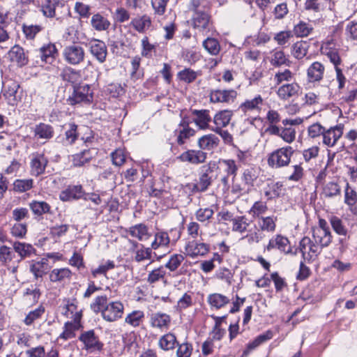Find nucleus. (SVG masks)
<instances>
[{"label":"nucleus","instance_id":"nucleus-1","mask_svg":"<svg viewBox=\"0 0 357 357\" xmlns=\"http://www.w3.org/2000/svg\"><path fill=\"white\" fill-rule=\"evenodd\" d=\"M188 8L189 11L193 13L192 17V25L194 28L200 31L208 29L211 16L208 12V8L203 0H190Z\"/></svg>","mask_w":357,"mask_h":357},{"label":"nucleus","instance_id":"nucleus-2","mask_svg":"<svg viewBox=\"0 0 357 357\" xmlns=\"http://www.w3.org/2000/svg\"><path fill=\"white\" fill-rule=\"evenodd\" d=\"M294 153L292 146H286L273 151L268 158V164L273 168L287 167L291 162V158Z\"/></svg>","mask_w":357,"mask_h":357},{"label":"nucleus","instance_id":"nucleus-3","mask_svg":"<svg viewBox=\"0 0 357 357\" xmlns=\"http://www.w3.org/2000/svg\"><path fill=\"white\" fill-rule=\"evenodd\" d=\"M78 340L84 344L83 349L90 352L100 351L103 349L104 344L93 329L82 331Z\"/></svg>","mask_w":357,"mask_h":357},{"label":"nucleus","instance_id":"nucleus-4","mask_svg":"<svg viewBox=\"0 0 357 357\" xmlns=\"http://www.w3.org/2000/svg\"><path fill=\"white\" fill-rule=\"evenodd\" d=\"M67 100L71 105L79 103H90L93 100V92L90 86L83 84L75 86L72 95Z\"/></svg>","mask_w":357,"mask_h":357},{"label":"nucleus","instance_id":"nucleus-5","mask_svg":"<svg viewBox=\"0 0 357 357\" xmlns=\"http://www.w3.org/2000/svg\"><path fill=\"white\" fill-rule=\"evenodd\" d=\"M63 55L68 63L75 66L84 61L85 52L84 48L79 45L72 44L65 47Z\"/></svg>","mask_w":357,"mask_h":357},{"label":"nucleus","instance_id":"nucleus-6","mask_svg":"<svg viewBox=\"0 0 357 357\" xmlns=\"http://www.w3.org/2000/svg\"><path fill=\"white\" fill-rule=\"evenodd\" d=\"M299 249L304 260H314L321 252V247L307 236L303 237L299 243Z\"/></svg>","mask_w":357,"mask_h":357},{"label":"nucleus","instance_id":"nucleus-7","mask_svg":"<svg viewBox=\"0 0 357 357\" xmlns=\"http://www.w3.org/2000/svg\"><path fill=\"white\" fill-rule=\"evenodd\" d=\"M237 96V91L233 89H212L209 93V98L212 103L232 104L235 102Z\"/></svg>","mask_w":357,"mask_h":357},{"label":"nucleus","instance_id":"nucleus-8","mask_svg":"<svg viewBox=\"0 0 357 357\" xmlns=\"http://www.w3.org/2000/svg\"><path fill=\"white\" fill-rule=\"evenodd\" d=\"M124 306L120 301H112L105 305L102 310V317L109 322H114L121 319L123 316Z\"/></svg>","mask_w":357,"mask_h":357},{"label":"nucleus","instance_id":"nucleus-9","mask_svg":"<svg viewBox=\"0 0 357 357\" xmlns=\"http://www.w3.org/2000/svg\"><path fill=\"white\" fill-rule=\"evenodd\" d=\"M326 67L319 61L312 62L306 70L307 81L313 85L319 84L324 79Z\"/></svg>","mask_w":357,"mask_h":357},{"label":"nucleus","instance_id":"nucleus-10","mask_svg":"<svg viewBox=\"0 0 357 357\" xmlns=\"http://www.w3.org/2000/svg\"><path fill=\"white\" fill-rule=\"evenodd\" d=\"M274 249L285 254L289 253L291 252V245L289 239L280 234L272 236L268 245L264 248V250L269 252Z\"/></svg>","mask_w":357,"mask_h":357},{"label":"nucleus","instance_id":"nucleus-11","mask_svg":"<svg viewBox=\"0 0 357 357\" xmlns=\"http://www.w3.org/2000/svg\"><path fill=\"white\" fill-rule=\"evenodd\" d=\"M90 53L100 63H104L107 55V48L105 43L98 39L93 38L88 43Z\"/></svg>","mask_w":357,"mask_h":357},{"label":"nucleus","instance_id":"nucleus-12","mask_svg":"<svg viewBox=\"0 0 357 357\" xmlns=\"http://www.w3.org/2000/svg\"><path fill=\"white\" fill-rule=\"evenodd\" d=\"M343 126L340 124L326 129L322 135L323 144L328 147H333L342 136Z\"/></svg>","mask_w":357,"mask_h":357},{"label":"nucleus","instance_id":"nucleus-13","mask_svg":"<svg viewBox=\"0 0 357 357\" xmlns=\"http://www.w3.org/2000/svg\"><path fill=\"white\" fill-rule=\"evenodd\" d=\"M192 121L200 130H211L210 123L212 119L208 109H191Z\"/></svg>","mask_w":357,"mask_h":357},{"label":"nucleus","instance_id":"nucleus-14","mask_svg":"<svg viewBox=\"0 0 357 357\" xmlns=\"http://www.w3.org/2000/svg\"><path fill=\"white\" fill-rule=\"evenodd\" d=\"M185 251L186 255L191 258H195L198 256L206 255L209 251V245L206 243L192 240L186 243Z\"/></svg>","mask_w":357,"mask_h":357},{"label":"nucleus","instance_id":"nucleus-15","mask_svg":"<svg viewBox=\"0 0 357 357\" xmlns=\"http://www.w3.org/2000/svg\"><path fill=\"white\" fill-rule=\"evenodd\" d=\"M48 160L43 153H36L32 155L30 162L31 175L38 176L45 172Z\"/></svg>","mask_w":357,"mask_h":357},{"label":"nucleus","instance_id":"nucleus-16","mask_svg":"<svg viewBox=\"0 0 357 357\" xmlns=\"http://www.w3.org/2000/svg\"><path fill=\"white\" fill-rule=\"evenodd\" d=\"M3 88V96L7 100L8 103L10 105H16L20 99L18 95V90L20 89L18 82L9 80L4 84Z\"/></svg>","mask_w":357,"mask_h":357},{"label":"nucleus","instance_id":"nucleus-17","mask_svg":"<svg viewBox=\"0 0 357 357\" xmlns=\"http://www.w3.org/2000/svg\"><path fill=\"white\" fill-rule=\"evenodd\" d=\"M263 102L262 97L260 95H257L252 99L245 100L239 105L238 109L245 115L258 113L261 110Z\"/></svg>","mask_w":357,"mask_h":357},{"label":"nucleus","instance_id":"nucleus-18","mask_svg":"<svg viewBox=\"0 0 357 357\" xmlns=\"http://www.w3.org/2000/svg\"><path fill=\"white\" fill-rule=\"evenodd\" d=\"M321 53L325 55L334 66V68H340L342 59L340 56L339 49L334 47L333 43L331 42L326 43L321 47Z\"/></svg>","mask_w":357,"mask_h":357},{"label":"nucleus","instance_id":"nucleus-19","mask_svg":"<svg viewBox=\"0 0 357 357\" xmlns=\"http://www.w3.org/2000/svg\"><path fill=\"white\" fill-rule=\"evenodd\" d=\"M206 153L202 150H188L178 156L182 162H188L193 165H198L205 162Z\"/></svg>","mask_w":357,"mask_h":357},{"label":"nucleus","instance_id":"nucleus-20","mask_svg":"<svg viewBox=\"0 0 357 357\" xmlns=\"http://www.w3.org/2000/svg\"><path fill=\"white\" fill-rule=\"evenodd\" d=\"M11 243L13 250L20 258V261L29 258L33 255H36V250L31 244L17 241H13Z\"/></svg>","mask_w":357,"mask_h":357},{"label":"nucleus","instance_id":"nucleus-21","mask_svg":"<svg viewBox=\"0 0 357 357\" xmlns=\"http://www.w3.org/2000/svg\"><path fill=\"white\" fill-rule=\"evenodd\" d=\"M130 25L138 33H144L151 27V18L146 14L137 15L131 20Z\"/></svg>","mask_w":357,"mask_h":357},{"label":"nucleus","instance_id":"nucleus-22","mask_svg":"<svg viewBox=\"0 0 357 357\" xmlns=\"http://www.w3.org/2000/svg\"><path fill=\"white\" fill-rule=\"evenodd\" d=\"M150 326L160 330L167 329L171 323V317L163 312H155L150 315Z\"/></svg>","mask_w":357,"mask_h":357},{"label":"nucleus","instance_id":"nucleus-23","mask_svg":"<svg viewBox=\"0 0 357 357\" xmlns=\"http://www.w3.org/2000/svg\"><path fill=\"white\" fill-rule=\"evenodd\" d=\"M300 86L296 82L283 84L277 90V95L280 99L287 100L298 95Z\"/></svg>","mask_w":357,"mask_h":357},{"label":"nucleus","instance_id":"nucleus-24","mask_svg":"<svg viewBox=\"0 0 357 357\" xmlns=\"http://www.w3.org/2000/svg\"><path fill=\"white\" fill-rule=\"evenodd\" d=\"M84 195V191L82 185L69 186L66 190L61 192L59 198L63 202H68L73 199H81Z\"/></svg>","mask_w":357,"mask_h":357},{"label":"nucleus","instance_id":"nucleus-25","mask_svg":"<svg viewBox=\"0 0 357 357\" xmlns=\"http://www.w3.org/2000/svg\"><path fill=\"white\" fill-rule=\"evenodd\" d=\"M54 128L51 125L40 123L33 128L34 137L38 139H44L45 142L52 139L54 136Z\"/></svg>","mask_w":357,"mask_h":357},{"label":"nucleus","instance_id":"nucleus-26","mask_svg":"<svg viewBox=\"0 0 357 357\" xmlns=\"http://www.w3.org/2000/svg\"><path fill=\"white\" fill-rule=\"evenodd\" d=\"M10 61L15 63L18 66H25L28 63V58L24 50L19 45L13 46L8 52Z\"/></svg>","mask_w":357,"mask_h":357},{"label":"nucleus","instance_id":"nucleus-27","mask_svg":"<svg viewBox=\"0 0 357 357\" xmlns=\"http://www.w3.org/2000/svg\"><path fill=\"white\" fill-rule=\"evenodd\" d=\"M71 277L72 272L68 268H54L49 275L50 281L54 283H64Z\"/></svg>","mask_w":357,"mask_h":357},{"label":"nucleus","instance_id":"nucleus-28","mask_svg":"<svg viewBox=\"0 0 357 357\" xmlns=\"http://www.w3.org/2000/svg\"><path fill=\"white\" fill-rule=\"evenodd\" d=\"M312 236L314 242L321 247V250L322 248L328 246L332 241L331 231L324 229H314Z\"/></svg>","mask_w":357,"mask_h":357},{"label":"nucleus","instance_id":"nucleus-29","mask_svg":"<svg viewBox=\"0 0 357 357\" xmlns=\"http://www.w3.org/2000/svg\"><path fill=\"white\" fill-rule=\"evenodd\" d=\"M128 232L132 237L136 238L140 241H146L151 237L148 227L142 223L129 227Z\"/></svg>","mask_w":357,"mask_h":357},{"label":"nucleus","instance_id":"nucleus-30","mask_svg":"<svg viewBox=\"0 0 357 357\" xmlns=\"http://www.w3.org/2000/svg\"><path fill=\"white\" fill-rule=\"evenodd\" d=\"M219 143V138L214 134L203 135L198 139V146L202 150H213L218 147Z\"/></svg>","mask_w":357,"mask_h":357},{"label":"nucleus","instance_id":"nucleus-31","mask_svg":"<svg viewBox=\"0 0 357 357\" xmlns=\"http://www.w3.org/2000/svg\"><path fill=\"white\" fill-rule=\"evenodd\" d=\"M276 221L277 217L274 215L259 217L257 220L258 229L262 232L273 233L276 228Z\"/></svg>","mask_w":357,"mask_h":357},{"label":"nucleus","instance_id":"nucleus-32","mask_svg":"<svg viewBox=\"0 0 357 357\" xmlns=\"http://www.w3.org/2000/svg\"><path fill=\"white\" fill-rule=\"evenodd\" d=\"M233 114V111L229 109H223L217 112L213 119L215 127H227L229 124Z\"/></svg>","mask_w":357,"mask_h":357},{"label":"nucleus","instance_id":"nucleus-33","mask_svg":"<svg viewBox=\"0 0 357 357\" xmlns=\"http://www.w3.org/2000/svg\"><path fill=\"white\" fill-rule=\"evenodd\" d=\"M40 54L43 61L50 63L57 56L58 51L55 45L50 43L40 48Z\"/></svg>","mask_w":357,"mask_h":357},{"label":"nucleus","instance_id":"nucleus-34","mask_svg":"<svg viewBox=\"0 0 357 357\" xmlns=\"http://www.w3.org/2000/svg\"><path fill=\"white\" fill-rule=\"evenodd\" d=\"M207 301L211 307L218 310L227 305L230 299L223 294L214 293L208 296Z\"/></svg>","mask_w":357,"mask_h":357},{"label":"nucleus","instance_id":"nucleus-35","mask_svg":"<svg viewBox=\"0 0 357 357\" xmlns=\"http://www.w3.org/2000/svg\"><path fill=\"white\" fill-rule=\"evenodd\" d=\"M257 178L258 174L255 168L249 167L243 171L241 178L243 185L247 188V190H250L254 186V183Z\"/></svg>","mask_w":357,"mask_h":357},{"label":"nucleus","instance_id":"nucleus-36","mask_svg":"<svg viewBox=\"0 0 357 357\" xmlns=\"http://www.w3.org/2000/svg\"><path fill=\"white\" fill-rule=\"evenodd\" d=\"M171 242L169 235L164 231H158L154 235V241L151 243V248L157 250L160 247L167 246Z\"/></svg>","mask_w":357,"mask_h":357},{"label":"nucleus","instance_id":"nucleus-37","mask_svg":"<svg viewBox=\"0 0 357 357\" xmlns=\"http://www.w3.org/2000/svg\"><path fill=\"white\" fill-rule=\"evenodd\" d=\"M48 270L47 259L45 258L33 263L30 267V271L36 278H42Z\"/></svg>","mask_w":357,"mask_h":357},{"label":"nucleus","instance_id":"nucleus-38","mask_svg":"<svg viewBox=\"0 0 357 357\" xmlns=\"http://www.w3.org/2000/svg\"><path fill=\"white\" fill-rule=\"evenodd\" d=\"M310 47L309 43L301 40L295 43L291 47V54L296 59H302L307 54Z\"/></svg>","mask_w":357,"mask_h":357},{"label":"nucleus","instance_id":"nucleus-39","mask_svg":"<svg viewBox=\"0 0 357 357\" xmlns=\"http://www.w3.org/2000/svg\"><path fill=\"white\" fill-rule=\"evenodd\" d=\"M77 126L71 123L68 125V129L65 132V137L62 139L64 146L72 145L78 138Z\"/></svg>","mask_w":357,"mask_h":357},{"label":"nucleus","instance_id":"nucleus-40","mask_svg":"<svg viewBox=\"0 0 357 357\" xmlns=\"http://www.w3.org/2000/svg\"><path fill=\"white\" fill-rule=\"evenodd\" d=\"M29 207L33 213L36 216H42L50 212L51 206L44 201H32L29 203Z\"/></svg>","mask_w":357,"mask_h":357},{"label":"nucleus","instance_id":"nucleus-41","mask_svg":"<svg viewBox=\"0 0 357 357\" xmlns=\"http://www.w3.org/2000/svg\"><path fill=\"white\" fill-rule=\"evenodd\" d=\"M176 344H178L176 337L172 333L162 335L158 342L160 349L165 351L173 349Z\"/></svg>","mask_w":357,"mask_h":357},{"label":"nucleus","instance_id":"nucleus-42","mask_svg":"<svg viewBox=\"0 0 357 357\" xmlns=\"http://www.w3.org/2000/svg\"><path fill=\"white\" fill-rule=\"evenodd\" d=\"M91 24L93 28L98 31H105L110 26L109 20L99 13L92 16Z\"/></svg>","mask_w":357,"mask_h":357},{"label":"nucleus","instance_id":"nucleus-43","mask_svg":"<svg viewBox=\"0 0 357 357\" xmlns=\"http://www.w3.org/2000/svg\"><path fill=\"white\" fill-rule=\"evenodd\" d=\"M282 183L281 182L271 181L268 183L264 194L268 199L278 197L282 192Z\"/></svg>","mask_w":357,"mask_h":357},{"label":"nucleus","instance_id":"nucleus-44","mask_svg":"<svg viewBox=\"0 0 357 357\" xmlns=\"http://www.w3.org/2000/svg\"><path fill=\"white\" fill-rule=\"evenodd\" d=\"M294 74L289 69H280L275 72L273 79L276 85L289 82L294 79Z\"/></svg>","mask_w":357,"mask_h":357},{"label":"nucleus","instance_id":"nucleus-45","mask_svg":"<svg viewBox=\"0 0 357 357\" xmlns=\"http://www.w3.org/2000/svg\"><path fill=\"white\" fill-rule=\"evenodd\" d=\"M72 163L75 167H81L89 162L92 158L89 150H84L82 152L72 156Z\"/></svg>","mask_w":357,"mask_h":357},{"label":"nucleus","instance_id":"nucleus-46","mask_svg":"<svg viewBox=\"0 0 357 357\" xmlns=\"http://www.w3.org/2000/svg\"><path fill=\"white\" fill-rule=\"evenodd\" d=\"M212 178L207 172L202 174L197 182L193 186V190L197 192H204L211 185Z\"/></svg>","mask_w":357,"mask_h":357},{"label":"nucleus","instance_id":"nucleus-47","mask_svg":"<svg viewBox=\"0 0 357 357\" xmlns=\"http://www.w3.org/2000/svg\"><path fill=\"white\" fill-rule=\"evenodd\" d=\"M202 45L204 48L211 55L216 56L220 51V45L218 40L214 38H207Z\"/></svg>","mask_w":357,"mask_h":357},{"label":"nucleus","instance_id":"nucleus-48","mask_svg":"<svg viewBox=\"0 0 357 357\" xmlns=\"http://www.w3.org/2000/svg\"><path fill=\"white\" fill-rule=\"evenodd\" d=\"M152 248H146L144 245L140 247L137 250H134L135 254L134 259L135 261L139 263L145 260H150L152 257Z\"/></svg>","mask_w":357,"mask_h":357},{"label":"nucleus","instance_id":"nucleus-49","mask_svg":"<svg viewBox=\"0 0 357 357\" xmlns=\"http://www.w3.org/2000/svg\"><path fill=\"white\" fill-rule=\"evenodd\" d=\"M220 165L227 173V176H232L234 178L237 174L238 167L234 160L223 159L219 161Z\"/></svg>","mask_w":357,"mask_h":357},{"label":"nucleus","instance_id":"nucleus-50","mask_svg":"<svg viewBox=\"0 0 357 357\" xmlns=\"http://www.w3.org/2000/svg\"><path fill=\"white\" fill-rule=\"evenodd\" d=\"M267 210L268 206L266 202L257 201L254 203L248 213L253 218L259 219V217H263V215L266 213Z\"/></svg>","mask_w":357,"mask_h":357},{"label":"nucleus","instance_id":"nucleus-51","mask_svg":"<svg viewBox=\"0 0 357 357\" xmlns=\"http://www.w3.org/2000/svg\"><path fill=\"white\" fill-rule=\"evenodd\" d=\"M58 3V0H44L41 6V11L43 15L47 17H54L56 6Z\"/></svg>","mask_w":357,"mask_h":357},{"label":"nucleus","instance_id":"nucleus-52","mask_svg":"<svg viewBox=\"0 0 357 357\" xmlns=\"http://www.w3.org/2000/svg\"><path fill=\"white\" fill-rule=\"evenodd\" d=\"M175 133L176 135V141L177 144L179 145H183L185 143L188 139L195 135V131L191 128H185L176 130Z\"/></svg>","mask_w":357,"mask_h":357},{"label":"nucleus","instance_id":"nucleus-53","mask_svg":"<svg viewBox=\"0 0 357 357\" xmlns=\"http://www.w3.org/2000/svg\"><path fill=\"white\" fill-rule=\"evenodd\" d=\"M144 314L141 310H135L128 314L125 319V322L132 327H137L142 321Z\"/></svg>","mask_w":357,"mask_h":357},{"label":"nucleus","instance_id":"nucleus-54","mask_svg":"<svg viewBox=\"0 0 357 357\" xmlns=\"http://www.w3.org/2000/svg\"><path fill=\"white\" fill-rule=\"evenodd\" d=\"M248 226L249 223L245 216H236L232 222V231L242 234L247 230Z\"/></svg>","mask_w":357,"mask_h":357},{"label":"nucleus","instance_id":"nucleus-55","mask_svg":"<svg viewBox=\"0 0 357 357\" xmlns=\"http://www.w3.org/2000/svg\"><path fill=\"white\" fill-rule=\"evenodd\" d=\"M312 30V26L304 22H300L294 27V32L298 37H306L310 34Z\"/></svg>","mask_w":357,"mask_h":357},{"label":"nucleus","instance_id":"nucleus-56","mask_svg":"<svg viewBox=\"0 0 357 357\" xmlns=\"http://www.w3.org/2000/svg\"><path fill=\"white\" fill-rule=\"evenodd\" d=\"M271 64L273 66H280L282 65L289 66V60L282 50H277L274 52L272 55Z\"/></svg>","mask_w":357,"mask_h":357},{"label":"nucleus","instance_id":"nucleus-57","mask_svg":"<svg viewBox=\"0 0 357 357\" xmlns=\"http://www.w3.org/2000/svg\"><path fill=\"white\" fill-rule=\"evenodd\" d=\"M198 75V72L195 71L190 68H185L178 73V79L186 83H191L194 82Z\"/></svg>","mask_w":357,"mask_h":357},{"label":"nucleus","instance_id":"nucleus-58","mask_svg":"<svg viewBox=\"0 0 357 357\" xmlns=\"http://www.w3.org/2000/svg\"><path fill=\"white\" fill-rule=\"evenodd\" d=\"M45 307L40 305L34 310L30 311L24 319V324L26 326L31 325L35 320L38 319L45 313Z\"/></svg>","mask_w":357,"mask_h":357},{"label":"nucleus","instance_id":"nucleus-59","mask_svg":"<svg viewBox=\"0 0 357 357\" xmlns=\"http://www.w3.org/2000/svg\"><path fill=\"white\" fill-rule=\"evenodd\" d=\"M15 142L10 134H0V146L8 151H10L15 146Z\"/></svg>","mask_w":357,"mask_h":357},{"label":"nucleus","instance_id":"nucleus-60","mask_svg":"<svg viewBox=\"0 0 357 357\" xmlns=\"http://www.w3.org/2000/svg\"><path fill=\"white\" fill-rule=\"evenodd\" d=\"M331 225L333 230L340 236H346L347 234V229L343 225V222L340 218L337 216L331 217Z\"/></svg>","mask_w":357,"mask_h":357},{"label":"nucleus","instance_id":"nucleus-61","mask_svg":"<svg viewBox=\"0 0 357 357\" xmlns=\"http://www.w3.org/2000/svg\"><path fill=\"white\" fill-rule=\"evenodd\" d=\"M340 193V188L337 183L329 182L323 188L322 194L325 197H333Z\"/></svg>","mask_w":357,"mask_h":357},{"label":"nucleus","instance_id":"nucleus-62","mask_svg":"<svg viewBox=\"0 0 357 357\" xmlns=\"http://www.w3.org/2000/svg\"><path fill=\"white\" fill-rule=\"evenodd\" d=\"M108 303L107 296H97L93 303H91V309L96 313L102 312V310L105 307Z\"/></svg>","mask_w":357,"mask_h":357},{"label":"nucleus","instance_id":"nucleus-63","mask_svg":"<svg viewBox=\"0 0 357 357\" xmlns=\"http://www.w3.org/2000/svg\"><path fill=\"white\" fill-rule=\"evenodd\" d=\"M60 76L63 81L75 83L78 79L79 74L73 68L67 67L63 69Z\"/></svg>","mask_w":357,"mask_h":357},{"label":"nucleus","instance_id":"nucleus-64","mask_svg":"<svg viewBox=\"0 0 357 357\" xmlns=\"http://www.w3.org/2000/svg\"><path fill=\"white\" fill-rule=\"evenodd\" d=\"M184 259L183 255L174 254L170 257L169 261L165 264V267L171 271H174L179 267Z\"/></svg>","mask_w":357,"mask_h":357}]
</instances>
